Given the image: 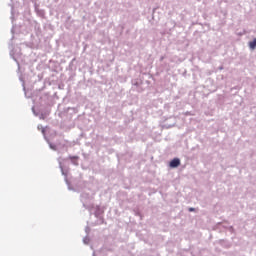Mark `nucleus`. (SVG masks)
<instances>
[{"mask_svg": "<svg viewBox=\"0 0 256 256\" xmlns=\"http://www.w3.org/2000/svg\"><path fill=\"white\" fill-rule=\"evenodd\" d=\"M189 211H195V208H189Z\"/></svg>", "mask_w": 256, "mask_h": 256, "instance_id": "obj_4", "label": "nucleus"}, {"mask_svg": "<svg viewBox=\"0 0 256 256\" xmlns=\"http://www.w3.org/2000/svg\"><path fill=\"white\" fill-rule=\"evenodd\" d=\"M170 167L171 169H175L177 167H179V165H181V160L179 158H174L171 162H170Z\"/></svg>", "mask_w": 256, "mask_h": 256, "instance_id": "obj_1", "label": "nucleus"}, {"mask_svg": "<svg viewBox=\"0 0 256 256\" xmlns=\"http://www.w3.org/2000/svg\"><path fill=\"white\" fill-rule=\"evenodd\" d=\"M70 161H77L79 156H69Z\"/></svg>", "mask_w": 256, "mask_h": 256, "instance_id": "obj_3", "label": "nucleus"}, {"mask_svg": "<svg viewBox=\"0 0 256 256\" xmlns=\"http://www.w3.org/2000/svg\"><path fill=\"white\" fill-rule=\"evenodd\" d=\"M249 47H250V49L256 48V38L253 41L249 42Z\"/></svg>", "mask_w": 256, "mask_h": 256, "instance_id": "obj_2", "label": "nucleus"}]
</instances>
